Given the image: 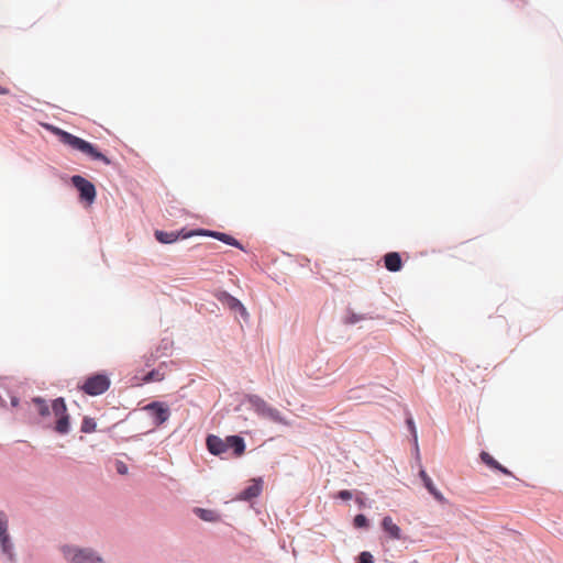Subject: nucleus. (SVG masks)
<instances>
[{
  "label": "nucleus",
  "instance_id": "f257e3e1",
  "mask_svg": "<svg viewBox=\"0 0 563 563\" xmlns=\"http://www.w3.org/2000/svg\"><path fill=\"white\" fill-rule=\"evenodd\" d=\"M53 132L58 136L63 144L84 153L95 161H101L106 165L111 164V161L104 154L99 152L91 143L58 128H54Z\"/></svg>",
  "mask_w": 563,
  "mask_h": 563
},
{
  "label": "nucleus",
  "instance_id": "f03ea898",
  "mask_svg": "<svg viewBox=\"0 0 563 563\" xmlns=\"http://www.w3.org/2000/svg\"><path fill=\"white\" fill-rule=\"evenodd\" d=\"M62 552L69 563H104L103 560L91 550L64 545Z\"/></svg>",
  "mask_w": 563,
  "mask_h": 563
},
{
  "label": "nucleus",
  "instance_id": "7ed1b4c3",
  "mask_svg": "<svg viewBox=\"0 0 563 563\" xmlns=\"http://www.w3.org/2000/svg\"><path fill=\"white\" fill-rule=\"evenodd\" d=\"M111 385V380L106 374H93L88 376L79 389L89 396H98L106 393Z\"/></svg>",
  "mask_w": 563,
  "mask_h": 563
},
{
  "label": "nucleus",
  "instance_id": "20e7f679",
  "mask_svg": "<svg viewBox=\"0 0 563 563\" xmlns=\"http://www.w3.org/2000/svg\"><path fill=\"white\" fill-rule=\"evenodd\" d=\"M52 410L56 417L55 431L59 434L69 432V415L64 398H56L52 402Z\"/></svg>",
  "mask_w": 563,
  "mask_h": 563
},
{
  "label": "nucleus",
  "instance_id": "39448f33",
  "mask_svg": "<svg viewBox=\"0 0 563 563\" xmlns=\"http://www.w3.org/2000/svg\"><path fill=\"white\" fill-rule=\"evenodd\" d=\"M250 402L253 406L255 412L258 413L260 416L268 418V419L273 420L274 422L286 424V421L283 418L282 413L277 409L271 407L262 398H260L257 396H253L250 398Z\"/></svg>",
  "mask_w": 563,
  "mask_h": 563
},
{
  "label": "nucleus",
  "instance_id": "423d86ee",
  "mask_svg": "<svg viewBox=\"0 0 563 563\" xmlns=\"http://www.w3.org/2000/svg\"><path fill=\"white\" fill-rule=\"evenodd\" d=\"M73 185L77 188L80 194V199L91 205L96 199L95 185L86 178L75 175L71 177Z\"/></svg>",
  "mask_w": 563,
  "mask_h": 563
},
{
  "label": "nucleus",
  "instance_id": "0eeeda50",
  "mask_svg": "<svg viewBox=\"0 0 563 563\" xmlns=\"http://www.w3.org/2000/svg\"><path fill=\"white\" fill-rule=\"evenodd\" d=\"M0 545L2 552L10 561H14L13 544L8 533V520L3 512L0 511Z\"/></svg>",
  "mask_w": 563,
  "mask_h": 563
},
{
  "label": "nucleus",
  "instance_id": "6e6552de",
  "mask_svg": "<svg viewBox=\"0 0 563 563\" xmlns=\"http://www.w3.org/2000/svg\"><path fill=\"white\" fill-rule=\"evenodd\" d=\"M145 410L151 413L156 426L163 424L168 420L170 416L169 409L164 404L158 401L147 405Z\"/></svg>",
  "mask_w": 563,
  "mask_h": 563
},
{
  "label": "nucleus",
  "instance_id": "1a4fd4ad",
  "mask_svg": "<svg viewBox=\"0 0 563 563\" xmlns=\"http://www.w3.org/2000/svg\"><path fill=\"white\" fill-rule=\"evenodd\" d=\"M207 448L209 452L213 455H221L222 453L228 451L225 439L222 440L221 438L213 434L208 435Z\"/></svg>",
  "mask_w": 563,
  "mask_h": 563
},
{
  "label": "nucleus",
  "instance_id": "9d476101",
  "mask_svg": "<svg viewBox=\"0 0 563 563\" xmlns=\"http://www.w3.org/2000/svg\"><path fill=\"white\" fill-rule=\"evenodd\" d=\"M382 529L393 540H400L402 538L401 529L394 522L393 518L389 516L383 518Z\"/></svg>",
  "mask_w": 563,
  "mask_h": 563
},
{
  "label": "nucleus",
  "instance_id": "9b49d317",
  "mask_svg": "<svg viewBox=\"0 0 563 563\" xmlns=\"http://www.w3.org/2000/svg\"><path fill=\"white\" fill-rule=\"evenodd\" d=\"M419 476L421 481L423 482L424 487L428 489V492L440 503H445V498L442 495V493L435 487L430 476L427 474L424 470H420Z\"/></svg>",
  "mask_w": 563,
  "mask_h": 563
},
{
  "label": "nucleus",
  "instance_id": "f8f14e48",
  "mask_svg": "<svg viewBox=\"0 0 563 563\" xmlns=\"http://www.w3.org/2000/svg\"><path fill=\"white\" fill-rule=\"evenodd\" d=\"M479 457L482 462L488 467L495 471H499L507 476H512V473L508 468L504 467L500 463H498L488 452H481Z\"/></svg>",
  "mask_w": 563,
  "mask_h": 563
},
{
  "label": "nucleus",
  "instance_id": "ddd939ff",
  "mask_svg": "<svg viewBox=\"0 0 563 563\" xmlns=\"http://www.w3.org/2000/svg\"><path fill=\"white\" fill-rule=\"evenodd\" d=\"M227 449H233L235 456H241L245 451L243 438L239 435H229L225 438Z\"/></svg>",
  "mask_w": 563,
  "mask_h": 563
},
{
  "label": "nucleus",
  "instance_id": "4468645a",
  "mask_svg": "<svg viewBox=\"0 0 563 563\" xmlns=\"http://www.w3.org/2000/svg\"><path fill=\"white\" fill-rule=\"evenodd\" d=\"M199 234L210 235L228 245H232V246L243 250V246L240 244V242L227 233L214 232V231H201Z\"/></svg>",
  "mask_w": 563,
  "mask_h": 563
},
{
  "label": "nucleus",
  "instance_id": "2eb2a0df",
  "mask_svg": "<svg viewBox=\"0 0 563 563\" xmlns=\"http://www.w3.org/2000/svg\"><path fill=\"white\" fill-rule=\"evenodd\" d=\"M384 263L389 272H399L402 267L401 257L397 252L387 253L384 256Z\"/></svg>",
  "mask_w": 563,
  "mask_h": 563
},
{
  "label": "nucleus",
  "instance_id": "dca6fc26",
  "mask_svg": "<svg viewBox=\"0 0 563 563\" xmlns=\"http://www.w3.org/2000/svg\"><path fill=\"white\" fill-rule=\"evenodd\" d=\"M262 492V479H253L252 485L241 493V499L250 500L257 497Z\"/></svg>",
  "mask_w": 563,
  "mask_h": 563
},
{
  "label": "nucleus",
  "instance_id": "f3484780",
  "mask_svg": "<svg viewBox=\"0 0 563 563\" xmlns=\"http://www.w3.org/2000/svg\"><path fill=\"white\" fill-rule=\"evenodd\" d=\"M155 238L158 242L164 244H170L178 240V234L174 232L156 231Z\"/></svg>",
  "mask_w": 563,
  "mask_h": 563
},
{
  "label": "nucleus",
  "instance_id": "a211bd4d",
  "mask_svg": "<svg viewBox=\"0 0 563 563\" xmlns=\"http://www.w3.org/2000/svg\"><path fill=\"white\" fill-rule=\"evenodd\" d=\"M32 402L34 404L37 412L42 417H48L49 416V413H51L49 406L47 405V402L43 398L35 397V398L32 399Z\"/></svg>",
  "mask_w": 563,
  "mask_h": 563
},
{
  "label": "nucleus",
  "instance_id": "6ab92c4d",
  "mask_svg": "<svg viewBox=\"0 0 563 563\" xmlns=\"http://www.w3.org/2000/svg\"><path fill=\"white\" fill-rule=\"evenodd\" d=\"M163 379H164V373H161L159 369H153V371L148 372L141 379V382L137 383V385H142V384L151 383V382H162Z\"/></svg>",
  "mask_w": 563,
  "mask_h": 563
},
{
  "label": "nucleus",
  "instance_id": "aec40b11",
  "mask_svg": "<svg viewBox=\"0 0 563 563\" xmlns=\"http://www.w3.org/2000/svg\"><path fill=\"white\" fill-rule=\"evenodd\" d=\"M97 423L92 418L85 417L81 423V431L85 433H91L96 431Z\"/></svg>",
  "mask_w": 563,
  "mask_h": 563
},
{
  "label": "nucleus",
  "instance_id": "412c9836",
  "mask_svg": "<svg viewBox=\"0 0 563 563\" xmlns=\"http://www.w3.org/2000/svg\"><path fill=\"white\" fill-rule=\"evenodd\" d=\"M196 512L205 521H211L213 519V512L211 510L198 508Z\"/></svg>",
  "mask_w": 563,
  "mask_h": 563
},
{
  "label": "nucleus",
  "instance_id": "4be33fe9",
  "mask_svg": "<svg viewBox=\"0 0 563 563\" xmlns=\"http://www.w3.org/2000/svg\"><path fill=\"white\" fill-rule=\"evenodd\" d=\"M354 526L356 528H367L368 521L364 515H356L354 518Z\"/></svg>",
  "mask_w": 563,
  "mask_h": 563
},
{
  "label": "nucleus",
  "instance_id": "5701e85b",
  "mask_svg": "<svg viewBox=\"0 0 563 563\" xmlns=\"http://www.w3.org/2000/svg\"><path fill=\"white\" fill-rule=\"evenodd\" d=\"M407 424L410 429V432L412 434V439H413V443L416 445V448H418V434H417V429H416V426H415V422L412 420V418H408L407 419Z\"/></svg>",
  "mask_w": 563,
  "mask_h": 563
},
{
  "label": "nucleus",
  "instance_id": "b1692460",
  "mask_svg": "<svg viewBox=\"0 0 563 563\" xmlns=\"http://www.w3.org/2000/svg\"><path fill=\"white\" fill-rule=\"evenodd\" d=\"M357 563H373V556L369 552H362Z\"/></svg>",
  "mask_w": 563,
  "mask_h": 563
},
{
  "label": "nucleus",
  "instance_id": "393cba45",
  "mask_svg": "<svg viewBox=\"0 0 563 563\" xmlns=\"http://www.w3.org/2000/svg\"><path fill=\"white\" fill-rule=\"evenodd\" d=\"M115 470H117V472H118L119 474H126V472H128V466H126L123 462L118 461V462L115 463Z\"/></svg>",
  "mask_w": 563,
  "mask_h": 563
},
{
  "label": "nucleus",
  "instance_id": "a878e982",
  "mask_svg": "<svg viewBox=\"0 0 563 563\" xmlns=\"http://www.w3.org/2000/svg\"><path fill=\"white\" fill-rule=\"evenodd\" d=\"M338 498L342 499V500H350L352 498V493L350 490H340L338 493Z\"/></svg>",
  "mask_w": 563,
  "mask_h": 563
},
{
  "label": "nucleus",
  "instance_id": "bb28decb",
  "mask_svg": "<svg viewBox=\"0 0 563 563\" xmlns=\"http://www.w3.org/2000/svg\"><path fill=\"white\" fill-rule=\"evenodd\" d=\"M231 308H239L242 312H245L243 305L235 298H230Z\"/></svg>",
  "mask_w": 563,
  "mask_h": 563
},
{
  "label": "nucleus",
  "instance_id": "cd10ccee",
  "mask_svg": "<svg viewBox=\"0 0 563 563\" xmlns=\"http://www.w3.org/2000/svg\"><path fill=\"white\" fill-rule=\"evenodd\" d=\"M9 92V89L0 86V95H8Z\"/></svg>",
  "mask_w": 563,
  "mask_h": 563
}]
</instances>
